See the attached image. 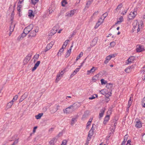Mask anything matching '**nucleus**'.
<instances>
[{"mask_svg": "<svg viewBox=\"0 0 145 145\" xmlns=\"http://www.w3.org/2000/svg\"><path fill=\"white\" fill-rule=\"evenodd\" d=\"M77 103H74L72 105L67 108L63 110L64 113L68 114L72 112L78 108Z\"/></svg>", "mask_w": 145, "mask_h": 145, "instance_id": "1", "label": "nucleus"}, {"mask_svg": "<svg viewBox=\"0 0 145 145\" xmlns=\"http://www.w3.org/2000/svg\"><path fill=\"white\" fill-rule=\"evenodd\" d=\"M131 67H129L125 70V72L127 73H129L131 71Z\"/></svg>", "mask_w": 145, "mask_h": 145, "instance_id": "37", "label": "nucleus"}, {"mask_svg": "<svg viewBox=\"0 0 145 145\" xmlns=\"http://www.w3.org/2000/svg\"><path fill=\"white\" fill-rule=\"evenodd\" d=\"M128 8H127L126 9H124L123 8V10H121V14L123 15H124L127 12L128 10Z\"/></svg>", "mask_w": 145, "mask_h": 145, "instance_id": "32", "label": "nucleus"}, {"mask_svg": "<svg viewBox=\"0 0 145 145\" xmlns=\"http://www.w3.org/2000/svg\"><path fill=\"white\" fill-rule=\"evenodd\" d=\"M108 16V13L106 12L104 13L102 16H101V18L99 19H101L103 20V22H104V20L105 18Z\"/></svg>", "mask_w": 145, "mask_h": 145, "instance_id": "30", "label": "nucleus"}, {"mask_svg": "<svg viewBox=\"0 0 145 145\" xmlns=\"http://www.w3.org/2000/svg\"><path fill=\"white\" fill-rule=\"evenodd\" d=\"M91 3V1H88L86 4V6L85 7V8H86V7L87 8H88L90 6V5Z\"/></svg>", "mask_w": 145, "mask_h": 145, "instance_id": "45", "label": "nucleus"}, {"mask_svg": "<svg viewBox=\"0 0 145 145\" xmlns=\"http://www.w3.org/2000/svg\"><path fill=\"white\" fill-rule=\"evenodd\" d=\"M27 34H26L25 33V32H24H24L23 33H22L21 35V36H22V38H24V37H25L26 36V35Z\"/></svg>", "mask_w": 145, "mask_h": 145, "instance_id": "56", "label": "nucleus"}, {"mask_svg": "<svg viewBox=\"0 0 145 145\" xmlns=\"http://www.w3.org/2000/svg\"><path fill=\"white\" fill-rule=\"evenodd\" d=\"M83 52H81L80 53V54L77 56L76 60L77 61L80 58V57H82L83 56Z\"/></svg>", "mask_w": 145, "mask_h": 145, "instance_id": "38", "label": "nucleus"}, {"mask_svg": "<svg viewBox=\"0 0 145 145\" xmlns=\"http://www.w3.org/2000/svg\"><path fill=\"white\" fill-rule=\"evenodd\" d=\"M40 63V61H37L36 63L35 64V66L38 67Z\"/></svg>", "mask_w": 145, "mask_h": 145, "instance_id": "55", "label": "nucleus"}, {"mask_svg": "<svg viewBox=\"0 0 145 145\" xmlns=\"http://www.w3.org/2000/svg\"><path fill=\"white\" fill-rule=\"evenodd\" d=\"M37 67L34 65V67H33V68L32 69V71L33 72L34 71H35L37 69Z\"/></svg>", "mask_w": 145, "mask_h": 145, "instance_id": "62", "label": "nucleus"}, {"mask_svg": "<svg viewBox=\"0 0 145 145\" xmlns=\"http://www.w3.org/2000/svg\"><path fill=\"white\" fill-rule=\"evenodd\" d=\"M111 59V58L110 55L107 56L105 60L104 61L105 63L107 64Z\"/></svg>", "mask_w": 145, "mask_h": 145, "instance_id": "27", "label": "nucleus"}, {"mask_svg": "<svg viewBox=\"0 0 145 145\" xmlns=\"http://www.w3.org/2000/svg\"><path fill=\"white\" fill-rule=\"evenodd\" d=\"M28 95V93L25 92L21 96V97H22L24 100L27 97Z\"/></svg>", "mask_w": 145, "mask_h": 145, "instance_id": "36", "label": "nucleus"}, {"mask_svg": "<svg viewBox=\"0 0 145 145\" xmlns=\"http://www.w3.org/2000/svg\"><path fill=\"white\" fill-rule=\"evenodd\" d=\"M105 109L104 108H103L101 110L99 115V118H101L103 117L105 112Z\"/></svg>", "mask_w": 145, "mask_h": 145, "instance_id": "21", "label": "nucleus"}, {"mask_svg": "<svg viewBox=\"0 0 145 145\" xmlns=\"http://www.w3.org/2000/svg\"><path fill=\"white\" fill-rule=\"evenodd\" d=\"M101 84L102 85H104L105 84L107 83V82L104 79H101Z\"/></svg>", "mask_w": 145, "mask_h": 145, "instance_id": "46", "label": "nucleus"}, {"mask_svg": "<svg viewBox=\"0 0 145 145\" xmlns=\"http://www.w3.org/2000/svg\"><path fill=\"white\" fill-rule=\"evenodd\" d=\"M12 24L10 26V32L12 33L14 29V27H15V25L14 24H13L12 22Z\"/></svg>", "mask_w": 145, "mask_h": 145, "instance_id": "35", "label": "nucleus"}, {"mask_svg": "<svg viewBox=\"0 0 145 145\" xmlns=\"http://www.w3.org/2000/svg\"><path fill=\"white\" fill-rule=\"evenodd\" d=\"M76 74V73L74 72H73L70 75V77L72 78V77L74 76V75Z\"/></svg>", "mask_w": 145, "mask_h": 145, "instance_id": "61", "label": "nucleus"}, {"mask_svg": "<svg viewBox=\"0 0 145 145\" xmlns=\"http://www.w3.org/2000/svg\"><path fill=\"white\" fill-rule=\"evenodd\" d=\"M31 58V56H27L23 61V63L25 64H27Z\"/></svg>", "mask_w": 145, "mask_h": 145, "instance_id": "19", "label": "nucleus"}, {"mask_svg": "<svg viewBox=\"0 0 145 145\" xmlns=\"http://www.w3.org/2000/svg\"><path fill=\"white\" fill-rule=\"evenodd\" d=\"M99 92L101 93L103 95H105L106 97H109L111 95V92L108 91L106 89H103L101 90H100Z\"/></svg>", "mask_w": 145, "mask_h": 145, "instance_id": "7", "label": "nucleus"}, {"mask_svg": "<svg viewBox=\"0 0 145 145\" xmlns=\"http://www.w3.org/2000/svg\"><path fill=\"white\" fill-rule=\"evenodd\" d=\"M76 32L75 31H74L72 34L70 36V37H73L76 34Z\"/></svg>", "mask_w": 145, "mask_h": 145, "instance_id": "53", "label": "nucleus"}, {"mask_svg": "<svg viewBox=\"0 0 145 145\" xmlns=\"http://www.w3.org/2000/svg\"><path fill=\"white\" fill-rule=\"evenodd\" d=\"M50 145H54V140H52L49 142Z\"/></svg>", "mask_w": 145, "mask_h": 145, "instance_id": "52", "label": "nucleus"}, {"mask_svg": "<svg viewBox=\"0 0 145 145\" xmlns=\"http://www.w3.org/2000/svg\"><path fill=\"white\" fill-rule=\"evenodd\" d=\"M29 17L30 18H33L34 17V14L33 13V11L31 10H29L28 11Z\"/></svg>", "mask_w": 145, "mask_h": 145, "instance_id": "18", "label": "nucleus"}, {"mask_svg": "<svg viewBox=\"0 0 145 145\" xmlns=\"http://www.w3.org/2000/svg\"><path fill=\"white\" fill-rule=\"evenodd\" d=\"M103 20L99 19L97 22L96 24L94 27L95 29L99 27L103 23Z\"/></svg>", "mask_w": 145, "mask_h": 145, "instance_id": "15", "label": "nucleus"}, {"mask_svg": "<svg viewBox=\"0 0 145 145\" xmlns=\"http://www.w3.org/2000/svg\"><path fill=\"white\" fill-rule=\"evenodd\" d=\"M80 68L79 67V68H76L74 71V72L76 74L79 71Z\"/></svg>", "mask_w": 145, "mask_h": 145, "instance_id": "57", "label": "nucleus"}, {"mask_svg": "<svg viewBox=\"0 0 145 145\" xmlns=\"http://www.w3.org/2000/svg\"><path fill=\"white\" fill-rule=\"evenodd\" d=\"M135 59V57L134 56H131L129 57L126 61L127 64H129L130 63L133 62Z\"/></svg>", "mask_w": 145, "mask_h": 145, "instance_id": "13", "label": "nucleus"}, {"mask_svg": "<svg viewBox=\"0 0 145 145\" xmlns=\"http://www.w3.org/2000/svg\"><path fill=\"white\" fill-rule=\"evenodd\" d=\"M143 24V23L142 21L138 22L137 20H135L133 22V25L135 29L136 28L137 29V30L138 32L140 31Z\"/></svg>", "mask_w": 145, "mask_h": 145, "instance_id": "2", "label": "nucleus"}, {"mask_svg": "<svg viewBox=\"0 0 145 145\" xmlns=\"http://www.w3.org/2000/svg\"><path fill=\"white\" fill-rule=\"evenodd\" d=\"M122 5L120 4L118 5L117 8L116 9V11L118 12L119 11V12H121V10H123V8L122 7Z\"/></svg>", "mask_w": 145, "mask_h": 145, "instance_id": "20", "label": "nucleus"}, {"mask_svg": "<svg viewBox=\"0 0 145 145\" xmlns=\"http://www.w3.org/2000/svg\"><path fill=\"white\" fill-rule=\"evenodd\" d=\"M37 126H35L33 128V134H34L35 133V132H36V130L37 129Z\"/></svg>", "mask_w": 145, "mask_h": 145, "instance_id": "54", "label": "nucleus"}, {"mask_svg": "<svg viewBox=\"0 0 145 145\" xmlns=\"http://www.w3.org/2000/svg\"><path fill=\"white\" fill-rule=\"evenodd\" d=\"M55 41L53 40L49 44H48L44 50V52H46L48 50H50L52 47L53 46L54 44Z\"/></svg>", "mask_w": 145, "mask_h": 145, "instance_id": "9", "label": "nucleus"}, {"mask_svg": "<svg viewBox=\"0 0 145 145\" xmlns=\"http://www.w3.org/2000/svg\"><path fill=\"white\" fill-rule=\"evenodd\" d=\"M23 1H19L18 3L17 10L20 11V10H21V8L23 5Z\"/></svg>", "mask_w": 145, "mask_h": 145, "instance_id": "14", "label": "nucleus"}, {"mask_svg": "<svg viewBox=\"0 0 145 145\" xmlns=\"http://www.w3.org/2000/svg\"><path fill=\"white\" fill-rule=\"evenodd\" d=\"M142 105L143 107L145 108V96L142 99Z\"/></svg>", "mask_w": 145, "mask_h": 145, "instance_id": "44", "label": "nucleus"}, {"mask_svg": "<svg viewBox=\"0 0 145 145\" xmlns=\"http://www.w3.org/2000/svg\"><path fill=\"white\" fill-rule=\"evenodd\" d=\"M59 106L58 105H57L54 106V110L52 111V112H55L59 109Z\"/></svg>", "mask_w": 145, "mask_h": 145, "instance_id": "26", "label": "nucleus"}, {"mask_svg": "<svg viewBox=\"0 0 145 145\" xmlns=\"http://www.w3.org/2000/svg\"><path fill=\"white\" fill-rule=\"evenodd\" d=\"M13 104V103L12 101H10L8 102L7 105L6 106V108L8 109L12 107Z\"/></svg>", "mask_w": 145, "mask_h": 145, "instance_id": "25", "label": "nucleus"}, {"mask_svg": "<svg viewBox=\"0 0 145 145\" xmlns=\"http://www.w3.org/2000/svg\"><path fill=\"white\" fill-rule=\"evenodd\" d=\"M128 135H125L124 138V140L121 144V145H125V142L127 140Z\"/></svg>", "mask_w": 145, "mask_h": 145, "instance_id": "34", "label": "nucleus"}, {"mask_svg": "<svg viewBox=\"0 0 145 145\" xmlns=\"http://www.w3.org/2000/svg\"><path fill=\"white\" fill-rule=\"evenodd\" d=\"M91 123L88 122L87 125H86V129H88L89 128V126L91 125Z\"/></svg>", "mask_w": 145, "mask_h": 145, "instance_id": "58", "label": "nucleus"}, {"mask_svg": "<svg viewBox=\"0 0 145 145\" xmlns=\"http://www.w3.org/2000/svg\"><path fill=\"white\" fill-rule=\"evenodd\" d=\"M75 120V118H73L72 119V121H71V124L72 125H73L74 123V121Z\"/></svg>", "mask_w": 145, "mask_h": 145, "instance_id": "59", "label": "nucleus"}, {"mask_svg": "<svg viewBox=\"0 0 145 145\" xmlns=\"http://www.w3.org/2000/svg\"><path fill=\"white\" fill-rule=\"evenodd\" d=\"M61 5L63 7H65L67 4V2L66 1H62L61 2Z\"/></svg>", "mask_w": 145, "mask_h": 145, "instance_id": "41", "label": "nucleus"}, {"mask_svg": "<svg viewBox=\"0 0 145 145\" xmlns=\"http://www.w3.org/2000/svg\"><path fill=\"white\" fill-rule=\"evenodd\" d=\"M43 113H40L38 115H35V118L37 119H40L41 117L43 116Z\"/></svg>", "mask_w": 145, "mask_h": 145, "instance_id": "31", "label": "nucleus"}, {"mask_svg": "<svg viewBox=\"0 0 145 145\" xmlns=\"http://www.w3.org/2000/svg\"><path fill=\"white\" fill-rule=\"evenodd\" d=\"M64 48L62 47L59 50V51L57 53V55L58 56H60L62 55L63 52L64 51Z\"/></svg>", "mask_w": 145, "mask_h": 145, "instance_id": "29", "label": "nucleus"}, {"mask_svg": "<svg viewBox=\"0 0 145 145\" xmlns=\"http://www.w3.org/2000/svg\"><path fill=\"white\" fill-rule=\"evenodd\" d=\"M71 51H70V50H68L66 54L65 57H69L71 52Z\"/></svg>", "mask_w": 145, "mask_h": 145, "instance_id": "42", "label": "nucleus"}, {"mask_svg": "<svg viewBox=\"0 0 145 145\" xmlns=\"http://www.w3.org/2000/svg\"><path fill=\"white\" fill-rule=\"evenodd\" d=\"M99 79V75L98 74L95 75L92 78V81L94 82H96Z\"/></svg>", "mask_w": 145, "mask_h": 145, "instance_id": "24", "label": "nucleus"}, {"mask_svg": "<svg viewBox=\"0 0 145 145\" xmlns=\"http://www.w3.org/2000/svg\"><path fill=\"white\" fill-rule=\"evenodd\" d=\"M112 111L111 109L109 110L107 112L106 116H109L110 114H112Z\"/></svg>", "mask_w": 145, "mask_h": 145, "instance_id": "47", "label": "nucleus"}, {"mask_svg": "<svg viewBox=\"0 0 145 145\" xmlns=\"http://www.w3.org/2000/svg\"><path fill=\"white\" fill-rule=\"evenodd\" d=\"M109 119L110 116H108L106 115L104 119V120L103 122V124L105 125L106 124Z\"/></svg>", "mask_w": 145, "mask_h": 145, "instance_id": "22", "label": "nucleus"}, {"mask_svg": "<svg viewBox=\"0 0 145 145\" xmlns=\"http://www.w3.org/2000/svg\"><path fill=\"white\" fill-rule=\"evenodd\" d=\"M18 98V96L17 95H15L13 97V100H14V101H16Z\"/></svg>", "mask_w": 145, "mask_h": 145, "instance_id": "60", "label": "nucleus"}, {"mask_svg": "<svg viewBox=\"0 0 145 145\" xmlns=\"http://www.w3.org/2000/svg\"><path fill=\"white\" fill-rule=\"evenodd\" d=\"M69 41V40H66L63 43L62 45V47L65 48L67 46L68 42Z\"/></svg>", "mask_w": 145, "mask_h": 145, "instance_id": "33", "label": "nucleus"}, {"mask_svg": "<svg viewBox=\"0 0 145 145\" xmlns=\"http://www.w3.org/2000/svg\"><path fill=\"white\" fill-rule=\"evenodd\" d=\"M18 142V139H17L15 140L13 143L11 145H15Z\"/></svg>", "mask_w": 145, "mask_h": 145, "instance_id": "49", "label": "nucleus"}, {"mask_svg": "<svg viewBox=\"0 0 145 145\" xmlns=\"http://www.w3.org/2000/svg\"><path fill=\"white\" fill-rule=\"evenodd\" d=\"M135 126L136 127L139 128H141L142 126V123L139 120H138L136 121Z\"/></svg>", "mask_w": 145, "mask_h": 145, "instance_id": "17", "label": "nucleus"}, {"mask_svg": "<svg viewBox=\"0 0 145 145\" xmlns=\"http://www.w3.org/2000/svg\"><path fill=\"white\" fill-rule=\"evenodd\" d=\"M111 57V58H113L115 57L116 56V54H112L110 55Z\"/></svg>", "mask_w": 145, "mask_h": 145, "instance_id": "63", "label": "nucleus"}, {"mask_svg": "<svg viewBox=\"0 0 145 145\" xmlns=\"http://www.w3.org/2000/svg\"><path fill=\"white\" fill-rule=\"evenodd\" d=\"M117 22L115 23V24H120L121 22L123 21V17L121 16L119 18H117Z\"/></svg>", "mask_w": 145, "mask_h": 145, "instance_id": "16", "label": "nucleus"}, {"mask_svg": "<svg viewBox=\"0 0 145 145\" xmlns=\"http://www.w3.org/2000/svg\"><path fill=\"white\" fill-rule=\"evenodd\" d=\"M54 11V9L52 7H50L48 9V13L49 14H51Z\"/></svg>", "mask_w": 145, "mask_h": 145, "instance_id": "40", "label": "nucleus"}, {"mask_svg": "<svg viewBox=\"0 0 145 145\" xmlns=\"http://www.w3.org/2000/svg\"><path fill=\"white\" fill-rule=\"evenodd\" d=\"M93 125L92 127L89 132V134L87 138L88 139H89V140L90 139L91 137L93 135V134L94 128L93 127Z\"/></svg>", "mask_w": 145, "mask_h": 145, "instance_id": "11", "label": "nucleus"}, {"mask_svg": "<svg viewBox=\"0 0 145 145\" xmlns=\"http://www.w3.org/2000/svg\"><path fill=\"white\" fill-rule=\"evenodd\" d=\"M97 69V68L94 67H92L90 70H88L87 71V75H91L93 74L94 72Z\"/></svg>", "mask_w": 145, "mask_h": 145, "instance_id": "10", "label": "nucleus"}, {"mask_svg": "<svg viewBox=\"0 0 145 145\" xmlns=\"http://www.w3.org/2000/svg\"><path fill=\"white\" fill-rule=\"evenodd\" d=\"M67 142V140H64L63 141L61 145H66Z\"/></svg>", "mask_w": 145, "mask_h": 145, "instance_id": "50", "label": "nucleus"}, {"mask_svg": "<svg viewBox=\"0 0 145 145\" xmlns=\"http://www.w3.org/2000/svg\"><path fill=\"white\" fill-rule=\"evenodd\" d=\"M132 101H131L130 100H129L128 101V109L130 107V106H131L132 103Z\"/></svg>", "mask_w": 145, "mask_h": 145, "instance_id": "51", "label": "nucleus"}, {"mask_svg": "<svg viewBox=\"0 0 145 145\" xmlns=\"http://www.w3.org/2000/svg\"><path fill=\"white\" fill-rule=\"evenodd\" d=\"M77 12L76 10L73 9L67 12L65 14V16L67 18L72 17Z\"/></svg>", "mask_w": 145, "mask_h": 145, "instance_id": "5", "label": "nucleus"}, {"mask_svg": "<svg viewBox=\"0 0 145 145\" xmlns=\"http://www.w3.org/2000/svg\"><path fill=\"white\" fill-rule=\"evenodd\" d=\"M39 57V54H36L33 57V59H34V62L37 60Z\"/></svg>", "mask_w": 145, "mask_h": 145, "instance_id": "39", "label": "nucleus"}, {"mask_svg": "<svg viewBox=\"0 0 145 145\" xmlns=\"http://www.w3.org/2000/svg\"><path fill=\"white\" fill-rule=\"evenodd\" d=\"M97 40V38H95L93 40L91 45L93 46H95L96 44Z\"/></svg>", "mask_w": 145, "mask_h": 145, "instance_id": "28", "label": "nucleus"}, {"mask_svg": "<svg viewBox=\"0 0 145 145\" xmlns=\"http://www.w3.org/2000/svg\"><path fill=\"white\" fill-rule=\"evenodd\" d=\"M131 142V141L130 140H128L127 141L126 145H131L130 144Z\"/></svg>", "mask_w": 145, "mask_h": 145, "instance_id": "64", "label": "nucleus"}, {"mask_svg": "<svg viewBox=\"0 0 145 145\" xmlns=\"http://www.w3.org/2000/svg\"><path fill=\"white\" fill-rule=\"evenodd\" d=\"M57 29H56L55 27H53L50 33V35L52 36L54 35L57 32Z\"/></svg>", "mask_w": 145, "mask_h": 145, "instance_id": "23", "label": "nucleus"}, {"mask_svg": "<svg viewBox=\"0 0 145 145\" xmlns=\"http://www.w3.org/2000/svg\"><path fill=\"white\" fill-rule=\"evenodd\" d=\"M33 27V25L31 24H30L24 29V32L26 34H28L30 31L32 30Z\"/></svg>", "mask_w": 145, "mask_h": 145, "instance_id": "8", "label": "nucleus"}, {"mask_svg": "<svg viewBox=\"0 0 145 145\" xmlns=\"http://www.w3.org/2000/svg\"><path fill=\"white\" fill-rule=\"evenodd\" d=\"M65 69H64L63 70L60 71L57 73L56 75L55 82L57 83L61 78L63 77L64 74L65 72Z\"/></svg>", "mask_w": 145, "mask_h": 145, "instance_id": "3", "label": "nucleus"}, {"mask_svg": "<svg viewBox=\"0 0 145 145\" xmlns=\"http://www.w3.org/2000/svg\"><path fill=\"white\" fill-rule=\"evenodd\" d=\"M33 30L31 31L30 34L29 35V37H33L36 35V33L38 31L39 28L38 26H35L33 28Z\"/></svg>", "mask_w": 145, "mask_h": 145, "instance_id": "6", "label": "nucleus"}, {"mask_svg": "<svg viewBox=\"0 0 145 145\" xmlns=\"http://www.w3.org/2000/svg\"><path fill=\"white\" fill-rule=\"evenodd\" d=\"M136 48V50L137 52H140L144 50V48L140 45H137Z\"/></svg>", "mask_w": 145, "mask_h": 145, "instance_id": "12", "label": "nucleus"}, {"mask_svg": "<svg viewBox=\"0 0 145 145\" xmlns=\"http://www.w3.org/2000/svg\"><path fill=\"white\" fill-rule=\"evenodd\" d=\"M116 43L114 42H112L110 43V46L111 47H113L116 45Z\"/></svg>", "mask_w": 145, "mask_h": 145, "instance_id": "48", "label": "nucleus"}, {"mask_svg": "<svg viewBox=\"0 0 145 145\" xmlns=\"http://www.w3.org/2000/svg\"><path fill=\"white\" fill-rule=\"evenodd\" d=\"M98 96L96 94H95L91 96L89 98V99L90 100H92L94 99L95 98V97H97Z\"/></svg>", "mask_w": 145, "mask_h": 145, "instance_id": "43", "label": "nucleus"}, {"mask_svg": "<svg viewBox=\"0 0 145 145\" xmlns=\"http://www.w3.org/2000/svg\"><path fill=\"white\" fill-rule=\"evenodd\" d=\"M137 8H135L133 11L131 12L129 15L128 16V18L129 20L133 19L136 16L137 14Z\"/></svg>", "mask_w": 145, "mask_h": 145, "instance_id": "4", "label": "nucleus"}]
</instances>
